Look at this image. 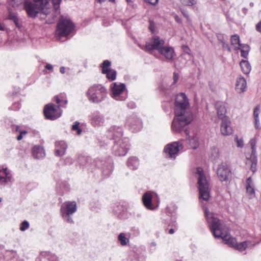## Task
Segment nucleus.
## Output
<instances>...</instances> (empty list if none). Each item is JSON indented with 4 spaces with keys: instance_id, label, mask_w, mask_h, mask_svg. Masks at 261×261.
<instances>
[{
    "instance_id": "1",
    "label": "nucleus",
    "mask_w": 261,
    "mask_h": 261,
    "mask_svg": "<svg viewBox=\"0 0 261 261\" xmlns=\"http://www.w3.org/2000/svg\"><path fill=\"white\" fill-rule=\"evenodd\" d=\"M204 215L214 236L216 238H222L226 244L235 248L237 244L236 239L227 234L222 236L220 220L210 212L207 208L204 210Z\"/></svg>"
},
{
    "instance_id": "2",
    "label": "nucleus",
    "mask_w": 261,
    "mask_h": 261,
    "mask_svg": "<svg viewBox=\"0 0 261 261\" xmlns=\"http://www.w3.org/2000/svg\"><path fill=\"white\" fill-rule=\"evenodd\" d=\"M24 8L29 17L35 18L38 13L47 15L50 13V5L48 0H34L25 1Z\"/></svg>"
},
{
    "instance_id": "3",
    "label": "nucleus",
    "mask_w": 261,
    "mask_h": 261,
    "mask_svg": "<svg viewBox=\"0 0 261 261\" xmlns=\"http://www.w3.org/2000/svg\"><path fill=\"white\" fill-rule=\"evenodd\" d=\"M193 120V114L189 99L184 93L180 92V127L187 125Z\"/></svg>"
},
{
    "instance_id": "4",
    "label": "nucleus",
    "mask_w": 261,
    "mask_h": 261,
    "mask_svg": "<svg viewBox=\"0 0 261 261\" xmlns=\"http://www.w3.org/2000/svg\"><path fill=\"white\" fill-rule=\"evenodd\" d=\"M196 174L197 175L198 188L199 192V200L207 201L210 198V185L203 172L202 168L198 167Z\"/></svg>"
},
{
    "instance_id": "5",
    "label": "nucleus",
    "mask_w": 261,
    "mask_h": 261,
    "mask_svg": "<svg viewBox=\"0 0 261 261\" xmlns=\"http://www.w3.org/2000/svg\"><path fill=\"white\" fill-rule=\"evenodd\" d=\"M89 101L93 103H99L107 96L106 88L101 85H94L90 87L87 92Z\"/></svg>"
},
{
    "instance_id": "6",
    "label": "nucleus",
    "mask_w": 261,
    "mask_h": 261,
    "mask_svg": "<svg viewBox=\"0 0 261 261\" xmlns=\"http://www.w3.org/2000/svg\"><path fill=\"white\" fill-rule=\"evenodd\" d=\"M74 24L68 17L61 16L58 23L56 35L59 39L68 36L73 30Z\"/></svg>"
},
{
    "instance_id": "7",
    "label": "nucleus",
    "mask_w": 261,
    "mask_h": 261,
    "mask_svg": "<svg viewBox=\"0 0 261 261\" xmlns=\"http://www.w3.org/2000/svg\"><path fill=\"white\" fill-rule=\"evenodd\" d=\"M76 210V205L74 201L66 202L61 207V213L63 219L68 223H73L71 215Z\"/></svg>"
},
{
    "instance_id": "8",
    "label": "nucleus",
    "mask_w": 261,
    "mask_h": 261,
    "mask_svg": "<svg viewBox=\"0 0 261 261\" xmlns=\"http://www.w3.org/2000/svg\"><path fill=\"white\" fill-rule=\"evenodd\" d=\"M113 151L116 155L124 156L128 149V139L124 138L115 140Z\"/></svg>"
},
{
    "instance_id": "9",
    "label": "nucleus",
    "mask_w": 261,
    "mask_h": 261,
    "mask_svg": "<svg viewBox=\"0 0 261 261\" xmlns=\"http://www.w3.org/2000/svg\"><path fill=\"white\" fill-rule=\"evenodd\" d=\"M164 43V40L160 39L159 36H154L152 38V42L151 43H146L145 46L142 47V49L148 51L153 49H156L160 51V49L163 47Z\"/></svg>"
},
{
    "instance_id": "10",
    "label": "nucleus",
    "mask_w": 261,
    "mask_h": 261,
    "mask_svg": "<svg viewBox=\"0 0 261 261\" xmlns=\"http://www.w3.org/2000/svg\"><path fill=\"white\" fill-rule=\"evenodd\" d=\"M179 142H174L167 145L164 149L166 156L170 159H175L179 150Z\"/></svg>"
},
{
    "instance_id": "11",
    "label": "nucleus",
    "mask_w": 261,
    "mask_h": 261,
    "mask_svg": "<svg viewBox=\"0 0 261 261\" xmlns=\"http://www.w3.org/2000/svg\"><path fill=\"white\" fill-rule=\"evenodd\" d=\"M43 112L45 118L49 120H55L61 115V113L57 111L53 103L46 105L44 108Z\"/></svg>"
},
{
    "instance_id": "12",
    "label": "nucleus",
    "mask_w": 261,
    "mask_h": 261,
    "mask_svg": "<svg viewBox=\"0 0 261 261\" xmlns=\"http://www.w3.org/2000/svg\"><path fill=\"white\" fill-rule=\"evenodd\" d=\"M217 175L221 181H227L231 177V171L226 164L220 165L217 169Z\"/></svg>"
},
{
    "instance_id": "13",
    "label": "nucleus",
    "mask_w": 261,
    "mask_h": 261,
    "mask_svg": "<svg viewBox=\"0 0 261 261\" xmlns=\"http://www.w3.org/2000/svg\"><path fill=\"white\" fill-rule=\"evenodd\" d=\"M111 87L112 96L116 100H123L124 97L121 96L123 92L125 86L124 84L114 83Z\"/></svg>"
},
{
    "instance_id": "14",
    "label": "nucleus",
    "mask_w": 261,
    "mask_h": 261,
    "mask_svg": "<svg viewBox=\"0 0 261 261\" xmlns=\"http://www.w3.org/2000/svg\"><path fill=\"white\" fill-rule=\"evenodd\" d=\"M175 117L171 124L172 130L175 133L179 132V101H178L177 96L175 100Z\"/></svg>"
},
{
    "instance_id": "15",
    "label": "nucleus",
    "mask_w": 261,
    "mask_h": 261,
    "mask_svg": "<svg viewBox=\"0 0 261 261\" xmlns=\"http://www.w3.org/2000/svg\"><path fill=\"white\" fill-rule=\"evenodd\" d=\"M126 125L132 132H137L142 128V122L136 116L129 117L126 120Z\"/></svg>"
},
{
    "instance_id": "16",
    "label": "nucleus",
    "mask_w": 261,
    "mask_h": 261,
    "mask_svg": "<svg viewBox=\"0 0 261 261\" xmlns=\"http://www.w3.org/2000/svg\"><path fill=\"white\" fill-rule=\"evenodd\" d=\"M220 130L224 136H228L232 133V128L230 125L231 122L228 117H223L221 120Z\"/></svg>"
},
{
    "instance_id": "17",
    "label": "nucleus",
    "mask_w": 261,
    "mask_h": 261,
    "mask_svg": "<svg viewBox=\"0 0 261 261\" xmlns=\"http://www.w3.org/2000/svg\"><path fill=\"white\" fill-rule=\"evenodd\" d=\"M180 127V135H185L186 141L189 144L190 147L195 149H196L198 146V143L196 137H191L189 136V131L187 128H182Z\"/></svg>"
},
{
    "instance_id": "18",
    "label": "nucleus",
    "mask_w": 261,
    "mask_h": 261,
    "mask_svg": "<svg viewBox=\"0 0 261 261\" xmlns=\"http://www.w3.org/2000/svg\"><path fill=\"white\" fill-rule=\"evenodd\" d=\"M251 148L252 149V153L249 160H248L247 164H250V169L253 173L256 171V166L257 164V158L255 154V145L253 144V141H251Z\"/></svg>"
},
{
    "instance_id": "19",
    "label": "nucleus",
    "mask_w": 261,
    "mask_h": 261,
    "mask_svg": "<svg viewBox=\"0 0 261 261\" xmlns=\"http://www.w3.org/2000/svg\"><path fill=\"white\" fill-rule=\"evenodd\" d=\"M142 201L144 206L148 210H153L159 206V203L156 206H154L152 203V196L149 192L145 193L142 197Z\"/></svg>"
},
{
    "instance_id": "20",
    "label": "nucleus",
    "mask_w": 261,
    "mask_h": 261,
    "mask_svg": "<svg viewBox=\"0 0 261 261\" xmlns=\"http://www.w3.org/2000/svg\"><path fill=\"white\" fill-rule=\"evenodd\" d=\"M122 133V128L119 126H113L109 129V137L115 140L121 139Z\"/></svg>"
},
{
    "instance_id": "21",
    "label": "nucleus",
    "mask_w": 261,
    "mask_h": 261,
    "mask_svg": "<svg viewBox=\"0 0 261 261\" xmlns=\"http://www.w3.org/2000/svg\"><path fill=\"white\" fill-rule=\"evenodd\" d=\"M104 122V117L99 112H96L91 115V123L93 126L96 127L102 125Z\"/></svg>"
},
{
    "instance_id": "22",
    "label": "nucleus",
    "mask_w": 261,
    "mask_h": 261,
    "mask_svg": "<svg viewBox=\"0 0 261 261\" xmlns=\"http://www.w3.org/2000/svg\"><path fill=\"white\" fill-rule=\"evenodd\" d=\"M67 145L63 141H57L56 142L55 154L56 156H61L63 155L66 152Z\"/></svg>"
},
{
    "instance_id": "23",
    "label": "nucleus",
    "mask_w": 261,
    "mask_h": 261,
    "mask_svg": "<svg viewBox=\"0 0 261 261\" xmlns=\"http://www.w3.org/2000/svg\"><path fill=\"white\" fill-rule=\"evenodd\" d=\"M215 108L217 110V116L219 119L222 120L223 117H228L225 115L226 109L225 104L221 101H217L215 104Z\"/></svg>"
},
{
    "instance_id": "24",
    "label": "nucleus",
    "mask_w": 261,
    "mask_h": 261,
    "mask_svg": "<svg viewBox=\"0 0 261 261\" xmlns=\"http://www.w3.org/2000/svg\"><path fill=\"white\" fill-rule=\"evenodd\" d=\"M246 192L249 196L250 198H252L255 197L254 184L251 177H248L246 180Z\"/></svg>"
},
{
    "instance_id": "25",
    "label": "nucleus",
    "mask_w": 261,
    "mask_h": 261,
    "mask_svg": "<svg viewBox=\"0 0 261 261\" xmlns=\"http://www.w3.org/2000/svg\"><path fill=\"white\" fill-rule=\"evenodd\" d=\"M8 15L7 19L13 21L16 26L20 28L21 27L22 24L19 21V19L18 17L17 14L13 12L11 8H8Z\"/></svg>"
},
{
    "instance_id": "26",
    "label": "nucleus",
    "mask_w": 261,
    "mask_h": 261,
    "mask_svg": "<svg viewBox=\"0 0 261 261\" xmlns=\"http://www.w3.org/2000/svg\"><path fill=\"white\" fill-rule=\"evenodd\" d=\"M32 153L34 158L37 159L42 158L45 155L43 148L40 145H36L33 147Z\"/></svg>"
},
{
    "instance_id": "27",
    "label": "nucleus",
    "mask_w": 261,
    "mask_h": 261,
    "mask_svg": "<svg viewBox=\"0 0 261 261\" xmlns=\"http://www.w3.org/2000/svg\"><path fill=\"white\" fill-rule=\"evenodd\" d=\"M220 157L219 149L215 146L212 147L209 152V159L213 163H216Z\"/></svg>"
},
{
    "instance_id": "28",
    "label": "nucleus",
    "mask_w": 261,
    "mask_h": 261,
    "mask_svg": "<svg viewBox=\"0 0 261 261\" xmlns=\"http://www.w3.org/2000/svg\"><path fill=\"white\" fill-rule=\"evenodd\" d=\"M246 81L244 77L240 76L237 80L236 88L239 92H243L246 89Z\"/></svg>"
},
{
    "instance_id": "29",
    "label": "nucleus",
    "mask_w": 261,
    "mask_h": 261,
    "mask_svg": "<svg viewBox=\"0 0 261 261\" xmlns=\"http://www.w3.org/2000/svg\"><path fill=\"white\" fill-rule=\"evenodd\" d=\"M40 261H58L57 256L48 252H42L39 257Z\"/></svg>"
},
{
    "instance_id": "30",
    "label": "nucleus",
    "mask_w": 261,
    "mask_h": 261,
    "mask_svg": "<svg viewBox=\"0 0 261 261\" xmlns=\"http://www.w3.org/2000/svg\"><path fill=\"white\" fill-rule=\"evenodd\" d=\"M254 244H252L251 241H244L240 243H238L236 245L235 249L240 252H242L247 248L254 247Z\"/></svg>"
},
{
    "instance_id": "31",
    "label": "nucleus",
    "mask_w": 261,
    "mask_h": 261,
    "mask_svg": "<svg viewBox=\"0 0 261 261\" xmlns=\"http://www.w3.org/2000/svg\"><path fill=\"white\" fill-rule=\"evenodd\" d=\"M160 53L164 55L167 59L171 60L172 59L174 55V51L172 48L170 47H163L160 49Z\"/></svg>"
},
{
    "instance_id": "32",
    "label": "nucleus",
    "mask_w": 261,
    "mask_h": 261,
    "mask_svg": "<svg viewBox=\"0 0 261 261\" xmlns=\"http://www.w3.org/2000/svg\"><path fill=\"white\" fill-rule=\"evenodd\" d=\"M230 41L231 44L234 46V50L240 49V47L243 44L240 43V37L237 34L231 36Z\"/></svg>"
},
{
    "instance_id": "33",
    "label": "nucleus",
    "mask_w": 261,
    "mask_h": 261,
    "mask_svg": "<svg viewBox=\"0 0 261 261\" xmlns=\"http://www.w3.org/2000/svg\"><path fill=\"white\" fill-rule=\"evenodd\" d=\"M127 165L130 169H137L139 165V160L136 157H131L128 159Z\"/></svg>"
},
{
    "instance_id": "34",
    "label": "nucleus",
    "mask_w": 261,
    "mask_h": 261,
    "mask_svg": "<svg viewBox=\"0 0 261 261\" xmlns=\"http://www.w3.org/2000/svg\"><path fill=\"white\" fill-rule=\"evenodd\" d=\"M240 65L243 72L244 74H249L251 71V67L249 62L247 60H242Z\"/></svg>"
},
{
    "instance_id": "35",
    "label": "nucleus",
    "mask_w": 261,
    "mask_h": 261,
    "mask_svg": "<svg viewBox=\"0 0 261 261\" xmlns=\"http://www.w3.org/2000/svg\"><path fill=\"white\" fill-rule=\"evenodd\" d=\"M259 113V109L258 107H256L254 109L253 116H254V120L255 127L257 129L259 128V124H260L259 118H258Z\"/></svg>"
},
{
    "instance_id": "36",
    "label": "nucleus",
    "mask_w": 261,
    "mask_h": 261,
    "mask_svg": "<svg viewBox=\"0 0 261 261\" xmlns=\"http://www.w3.org/2000/svg\"><path fill=\"white\" fill-rule=\"evenodd\" d=\"M249 46L247 44H243L240 47L241 56L244 58H247L249 51Z\"/></svg>"
},
{
    "instance_id": "37",
    "label": "nucleus",
    "mask_w": 261,
    "mask_h": 261,
    "mask_svg": "<svg viewBox=\"0 0 261 261\" xmlns=\"http://www.w3.org/2000/svg\"><path fill=\"white\" fill-rule=\"evenodd\" d=\"M102 73L106 74L107 78L112 81L116 79V71L115 70L110 69L106 72H102Z\"/></svg>"
},
{
    "instance_id": "38",
    "label": "nucleus",
    "mask_w": 261,
    "mask_h": 261,
    "mask_svg": "<svg viewBox=\"0 0 261 261\" xmlns=\"http://www.w3.org/2000/svg\"><path fill=\"white\" fill-rule=\"evenodd\" d=\"M118 239L122 246L126 245L129 242V240L126 238L125 233L122 232L118 235Z\"/></svg>"
},
{
    "instance_id": "39",
    "label": "nucleus",
    "mask_w": 261,
    "mask_h": 261,
    "mask_svg": "<svg viewBox=\"0 0 261 261\" xmlns=\"http://www.w3.org/2000/svg\"><path fill=\"white\" fill-rule=\"evenodd\" d=\"M55 12L56 14H59L60 11V5L62 0H51Z\"/></svg>"
},
{
    "instance_id": "40",
    "label": "nucleus",
    "mask_w": 261,
    "mask_h": 261,
    "mask_svg": "<svg viewBox=\"0 0 261 261\" xmlns=\"http://www.w3.org/2000/svg\"><path fill=\"white\" fill-rule=\"evenodd\" d=\"M9 4L13 8H17L21 5L24 0H8Z\"/></svg>"
},
{
    "instance_id": "41",
    "label": "nucleus",
    "mask_w": 261,
    "mask_h": 261,
    "mask_svg": "<svg viewBox=\"0 0 261 261\" xmlns=\"http://www.w3.org/2000/svg\"><path fill=\"white\" fill-rule=\"evenodd\" d=\"M80 123L78 121H75L72 126V130H76L77 134L80 135L82 134V129L79 127Z\"/></svg>"
},
{
    "instance_id": "42",
    "label": "nucleus",
    "mask_w": 261,
    "mask_h": 261,
    "mask_svg": "<svg viewBox=\"0 0 261 261\" xmlns=\"http://www.w3.org/2000/svg\"><path fill=\"white\" fill-rule=\"evenodd\" d=\"M111 65V62L109 60H105L102 63V72H106L110 69L108 67Z\"/></svg>"
},
{
    "instance_id": "43",
    "label": "nucleus",
    "mask_w": 261,
    "mask_h": 261,
    "mask_svg": "<svg viewBox=\"0 0 261 261\" xmlns=\"http://www.w3.org/2000/svg\"><path fill=\"white\" fill-rule=\"evenodd\" d=\"M180 2L185 6H193L196 4V0H180Z\"/></svg>"
},
{
    "instance_id": "44",
    "label": "nucleus",
    "mask_w": 261,
    "mask_h": 261,
    "mask_svg": "<svg viewBox=\"0 0 261 261\" xmlns=\"http://www.w3.org/2000/svg\"><path fill=\"white\" fill-rule=\"evenodd\" d=\"M182 49L188 56V58L189 59L191 58L190 49L187 45H182Z\"/></svg>"
},
{
    "instance_id": "45",
    "label": "nucleus",
    "mask_w": 261,
    "mask_h": 261,
    "mask_svg": "<svg viewBox=\"0 0 261 261\" xmlns=\"http://www.w3.org/2000/svg\"><path fill=\"white\" fill-rule=\"evenodd\" d=\"M29 227V223L27 221H24L21 224L20 229L21 231H24Z\"/></svg>"
},
{
    "instance_id": "46",
    "label": "nucleus",
    "mask_w": 261,
    "mask_h": 261,
    "mask_svg": "<svg viewBox=\"0 0 261 261\" xmlns=\"http://www.w3.org/2000/svg\"><path fill=\"white\" fill-rule=\"evenodd\" d=\"M1 170H2V171H3L4 174H5V176L7 179H8V180H11V177L9 176L10 172L8 170L7 168V167L4 168V167H3L2 169H1Z\"/></svg>"
},
{
    "instance_id": "47",
    "label": "nucleus",
    "mask_w": 261,
    "mask_h": 261,
    "mask_svg": "<svg viewBox=\"0 0 261 261\" xmlns=\"http://www.w3.org/2000/svg\"><path fill=\"white\" fill-rule=\"evenodd\" d=\"M10 180H8L5 176L2 174V170H0V184L7 183Z\"/></svg>"
},
{
    "instance_id": "48",
    "label": "nucleus",
    "mask_w": 261,
    "mask_h": 261,
    "mask_svg": "<svg viewBox=\"0 0 261 261\" xmlns=\"http://www.w3.org/2000/svg\"><path fill=\"white\" fill-rule=\"evenodd\" d=\"M155 27V26L154 22L152 20H150L149 29L152 33L154 32Z\"/></svg>"
},
{
    "instance_id": "49",
    "label": "nucleus",
    "mask_w": 261,
    "mask_h": 261,
    "mask_svg": "<svg viewBox=\"0 0 261 261\" xmlns=\"http://www.w3.org/2000/svg\"><path fill=\"white\" fill-rule=\"evenodd\" d=\"M221 43H222V46L224 49H226L229 52L231 51L230 47H229V45L227 43L223 41Z\"/></svg>"
},
{
    "instance_id": "50",
    "label": "nucleus",
    "mask_w": 261,
    "mask_h": 261,
    "mask_svg": "<svg viewBox=\"0 0 261 261\" xmlns=\"http://www.w3.org/2000/svg\"><path fill=\"white\" fill-rule=\"evenodd\" d=\"M102 161L98 160L97 161H96V166H98L99 167H100L101 166V168H104V167L103 166H106L105 164H106V162H105L103 163H102Z\"/></svg>"
},
{
    "instance_id": "51",
    "label": "nucleus",
    "mask_w": 261,
    "mask_h": 261,
    "mask_svg": "<svg viewBox=\"0 0 261 261\" xmlns=\"http://www.w3.org/2000/svg\"><path fill=\"white\" fill-rule=\"evenodd\" d=\"M255 28L256 30L261 34V20L256 24Z\"/></svg>"
},
{
    "instance_id": "52",
    "label": "nucleus",
    "mask_w": 261,
    "mask_h": 261,
    "mask_svg": "<svg viewBox=\"0 0 261 261\" xmlns=\"http://www.w3.org/2000/svg\"><path fill=\"white\" fill-rule=\"evenodd\" d=\"M65 163L66 164L70 165L73 163V159L70 157H68L65 160Z\"/></svg>"
},
{
    "instance_id": "53",
    "label": "nucleus",
    "mask_w": 261,
    "mask_h": 261,
    "mask_svg": "<svg viewBox=\"0 0 261 261\" xmlns=\"http://www.w3.org/2000/svg\"><path fill=\"white\" fill-rule=\"evenodd\" d=\"M237 142V146L240 147H242L243 146V141L241 139L239 140L238 138H236Z\"/></svg>"
},
{
    "instance_id": "54",
    "label": "nucleus",
    "mask_w": 261,
    "mask_h": 261,
    "mask_svg": "<svg viewBox=\"0 0 261 261\" xmlns=\"http://www.w3.org/2000/svg\"><path fill=\"white\" fill-rule=\"evenodd\" d=\"M146 2L152 5H155L157 4L158 0H144Z\"/></svg>"
},
{
    "instance_id": "55",
    "label": "nucleus",
    "mask_w": 261,
    "mask_h": 261,
    "mask_svg": "<svg viewBox=\"0 0 261 261\" xmlns=\"http://www.w3.org/2000/svg\"><path fill=\"white\" fill-rule=\"evenodd\" d=\"M178 80V74L174 72L173 83H176Z\"/></svg>"
},
{
    "instance_id": "56",
    "label": "nucleus",
    "mask_w": 261,
    "mask_h": 261,
    "mask_svg": "<svg viewBox=\"0 0 261 261\" xmlns=\"http://www.w3.org/2000/svg\"><path fill=\"white\" fill-rule=\"evenodd\" d=\"M217 38H218V39L219 40V41L222 43L224 41V39H223V35L221 34H218L217 35Z\"/></svg>"
},
{
    "instance_id": "57",
    "label": "nucleus",
    "mask_w": 261,
    "mask_h": 261,
    "mask_svg": "<svg viewBox=\"0 0 261 261\" xmlns=\"http://www.w3.org/2000/svg\"><path fill=\"white\" fill-rule=\"evenodd\" d=\"M45 68L48 70H51L53 69V66L50 64H47L45 66Z\"/></svg>"
},
{
    "instance_id": "58",
    "label": "nucleus",
    "mask_w": 261,
    "mask_h": 261,
    "mask_svg": "<svg viewBox=\"0 0 261 261\" xmlns=\"http://www.w3.org/2000/svg\"><path fill=\"white\" fill-rule=\"evenodd\" d=\"M127 106L128 108H129L130 109H133L136 107L135 104L133 102L128 103L127 104Z\"/></svg>"
},
{
    "instance_id": "59",
    "label": "nucleus",
    "mask_w": 261,
    "mask_h": 261,
    "mask_svg": "<svg viewBox=\"0 0 261 261\" xmlns=\"http://www.w3.org/2000/svg\"><path fill=\"white\" fill-rule=\"evenodd\" d=\"M181 13H182L183 15L187 18H189V14L187 11H181Z\"/></svg>"
},
{
    "instance_id": "60",
    "label": "nucleus",
    "mask_w": 261,
    "mask_h": 261,
    "mask_svg": "<svg viewBox=\"0 0 261 261\" xmlns=\"http://www.w3.org/2000/svg\"><path fill=\"white\" fill-rule=\"evenodd\" d=\"M55 100H56V102L57 103H59L61 101V100L59 97V96H56L55 97Z\"/></svg>"
},
{
    "instance_id": "61",
    "label": "nucleus",
    "mask_w": 261,
    "mask_h": 261,
    "mask_svg": "<svg viewBox=\"0 0 261 261\" xmlns=\"http://www.w3.org/2000/svg\"><path fill=\"white\" fill-rule=\"evenodd\" d=\"M60 71L62 74L64 73L65 72V67H63V66L61 67L60 68Z\"/></svg>"
},
{
    "instance_id": "62",
    "label": "nucleus",
    "mask_w": 261,
    "mask_h": 261,
    "mask_svg": "<svg viewBox=\"0 0 261 261\" xmlns=\"http://www.w3.org/2000/svg\"><path fill=\"white\" fill-rule=\"evenodd\" d=\"M160 89H161V90H162L163 91H166L167 90V88L164 85H161L160 86Z\"/></svg>"
},
{
    "instance_id": "63",
    "label": "nucleus",
    "mask_w": 261,
    "mask_h": 261,
    "mask_svg": "<svg viewBox=\"0 0 261 261\" xmlns=\"http://www.w3.org/2000/svg\"><path fill=\"white\" fill-rule=\"evenodd\" d=\"M23 138V136L22 134L19 133V135L17 137V140L19 141L21 140Z\"/></svg>"
},
{
    "instance_id": "64",
    "label": "nucleus",
    "mask_w": 261,
    "mask_h": 261,
    "mask_svg": "<svg viewBox=\"0 0 261 261\" xmlns=\"http://www.w3.org/2000/svg\"><path fill=\"white\" fill-rule=\"evenodd\" d=\"M174 232V229L173 228H170L169 230L168 233L169 234H173Z\"/></svg>"
}]
</instances>
